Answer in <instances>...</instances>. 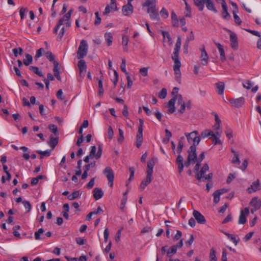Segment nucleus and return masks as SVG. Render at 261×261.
Returning <instances> with one entry per match:
<instances>
[{
    "label": "nucleus",
    "instance_id": "obj_46",
    "mask_svg": "<svg viewBox=\"0 0 261 261\" xmlns=\"http://www.w3.org/2000/svg\"><path fill=\"white\" fill-rule=\"evenodd\" d=\"M253 85V83L249 80L245 81L243 83V87L247 89H250Z\"/></svg>",
    "mask_w": 261,
    "mask_h": 261
},
{
    "label": "nucleus",
    "instance_id": "obj_31",
    "mask_svg": "<svg viewBox=\"0 0 261 261\" xmlns=\"http://www.w3.org/2000/svg\"><path fill=\"white\" fill-rule=\"evenodd\" d=\"M206 0H194L195 5L198 7L199 11H202L204 7Z\"/></svg>",
    "mask_w": 261,
    "mask_h": 261
},
{
    "label": "nucleus",
    "instance_id": "obj_30",
    "mask_svg": "<svg viewBox=\"0 0 261 261\" xmlns=\"http://www.w3.org/2000/svg\"><path fill=\"white\" fill-rule=\"evenodd\" d=\"M206 6L208 10L213 11L214 13H217V10L215 8V5L212 0H206Z\"/></svg>",
    "mask_w": 261,
    "mask_h": 261
},
{
    "label": "nucleus",
    "instance_id": "obj_24",
    "mask_svg": "<svg viewBox=\"0 0 261 261\" xmlns=\"http://www.w3.org/2000/svg\"><path fill=\"white\" fill-rule=\"evenodd\" d=\"M221 5L223 17L224 19H226L227 17L229 16V14L228 12V8L225 0H222Z\"/></svg>",
    "mask_w": 261,
    "mask_h": 261
},
{
    "label": "nucleus",
    "instance_id": "obj_14",
    "mask_svg": "<svg viewBox=\"0 0 261 261\" xmlns=\"http://www.w3.org/2000/svg\"><path fill=\"white\" fill-rule=\"evenodd\" d=\"M146 176L145 178L142 181L140 184L139 189L141 191H143L145 187L150 184L152 180V174L149 173H146Z\"/></svg>",
    "mask_w": 261,
    "mask_h": 261
},
{
    "label": "nucleus",
    "instance_id": "obj_27",
    "mask_svg": "<svg viewBox=\"0 0 261 261\" xmlns=\"http://www.w3.org/2000/svg\"><path fill=\"white\" fill-rule=\"evenodd\" d=\"M167 107L168 108V112L173 113L175 111V99L171 98L167 104Z\"/></svg>",
    "mask_w": 261,
    "mask_h": 261
},
{
    "label": "nucleus",
    "instance_id": "obj_34",
    "mask_svg": "<svg viewBox=\"0 0 261 261\" xmlns=\"http://www.w3.org/2000/svg\"><path fill=\"white\" fill-rule=\"evenodd\" d=\"M143 7H147L149 8L151 7H156L155 0H145V2L142 5Z\"/></svg>",
    "mask_w": 261,
    "mask_h": 261
},
{
    "label": "nucleus",
    "instance_id": "obj_63",
    "mask_svg": "<svg viewBox=\"0 0 261 261\" xmlns=\"http://www.w3.org/2000/svg\"><path fill=\"white\" fill-rule=\"evenodd\" d=\"M126 75V79H127V88L128 89H129L131 88V87L133 85V81H132L131 77L129 74H127Z\"/></svg>",
    "mask_w": 261,
    "mask_h": 261
},
{
    "label": "nucleus",
    "instance_id": "obj_62",
    "mask_svg": "<svg viewBox=\"0 0 261 261\" xmlns=\"http://www.w3.org/2000/svg\"><path fill=\"white\" fill-rule=\"evenodd\" d=\"M96 19L94 22V24L96 25H99L100 23L101 22V18L99 16V13L98 12H96L95 13Z\"/></svg>",
    "mask_w": 261,
    "mask_h": 261
},
{
    "label": "nucleus",
    "instance_id": "obj_55",
    "mask_svg": "<svg viewBox=\"0 0 261 261\" xmlns=\"http://www.w3.org/2000/svg\"><path fill=\"white\" fill-rule=\"evenodd\" d=\"M45 56L47 59H48L50 61L54 62L56 61L55 60V57L54 55L50 51H47L45 53Z\"/></svg>",
    "mask_w": 261,
    "mask_h": 261
},
{
    "label": "nucleus",
    "instance_id": "obj_45",
    "mask_svg": "<svg viewBox=\"0 0 261 261\" xmlns=\"http://www.w3.org/2000/svg\"><path fill=\"white\" fill-rule=\"evenodd\" d=\"M121 70L125 74V75L128 74V72L126 70V60L125 59H122V62L120 65Z\"/></svg>",
    "mask_w": 261,
    "mask_h": 261
},
{
    "label": "nucleus",
    "instance_id": "obj_15",
    "mask_svg": "<svg viewBox=\"0 0 261 261\" xmlns=\"http://www.w3.org/2000/svg\"><path fill=\"white\" fill-rule=\"evenodd\" d=\"M200 49L201 51L200 61L202 65L204 66L207 65L208 63V56L204 46Z\"/></svg>",
    "mask_w": 261,
    "mask_h": 261
},
{
    "label": "nucleus",
    "instance_id": "obj_38",
    "mask_svg": "<svg viewBox=\"0 0 261 261\" xmlns=\"http://www.w3.org/2000/svg\"><path fill=\"white\" fill-rule=\"evenodd\" d=\"M30 69L40 77H43V74L39 68L36 66H30Z\"/></svg>",
    "mask_w": 261,
    "mask_h": 261
},
{
    "label": "nucleus",
    "instance_id": "obj_23",
    "mask_svg": "<svg viewBox=\"0 0 261 261\" xmlns=\"http://www.w3.org/2000/svg\"><path fill=\"white\" fill-rule=\"evenodd\" d=\"M53 71H54V76L56 77V78L58 80H59V81H61V77L60 75L59 63L57 61L54 62Z\"/></svg>",
    "mask_w": 261,
    "mask_h": 261
},
{
    "label": "nucleus",
    "instance_id": "obj_40",
    "mask_svg": "<svg viewBox=\"0 0 261 261\" xmlns=\"http://www.w3.org/2000/svg\"><path fill=\"white\" fill-rule=\"evenodd\" d=\"M213 135V132L209 129H205L201 133V136L203 138H205L208 136H212Z\"/></svg>",
    "mask_w": 261,
    "mask_h": 261
},
{
    "label": "nucleus",
    "instance_id": "obj_20",
    "mask_svg": "<svg viewBox=\"0 0 261 261\" xmlns=\"http://www.w3.org/2000/svg\"><path fill=\"white\" fill-rule=\"evenodd\" d=\"M143 142V130L141 129H138L136 136V146L140 148Z\"/></svg>",
    "mask_w": 261,
    "mask_h": 261
},
{
    "label": "nucleus",
    "instance_id": "obj_9",
    "mask_svg": "<svg viewBox=\"0 0 261 261\" xmlns=\"http://www.w3.org/2000/svg\"><path fill=\"white\" fill-rule=\"evenodd\" d=\"M249 214V208L248 207H245L244 210H241L239 216L238 223L239 224H245L246 222V218Z\"/></svg>",
    "mask_w": 261,
    "mask_h": 261
},
{
    "label": "nucleus",
    "instance_id": "obj_3",
    "mask_svg": "<svg viewBox=\"0 0 261 261\" xmlns=\"http://www.w3.org/2000/svg\"><path fill=\"white\" fill-rule=\"evenodd\" d=\"M62 25H65L66 28H69L71 27V22L70 21V19L68 18H65V15L59 20L58 22L56 24L54 30V33L57 34L58 30Z\"/></svg>",
    "mask_w": 261,
    "mask_h": 261
},
{
    "label": "nucleus",
    "instance_id": "obj_61",
    "mask_svg": "<svg viewBox=\"0 0 261 261\" xmlns=\"http://www.w3.org/2000/svg\"><path fill=\"white\" fill-rule=\"evenodd\" d=\"M114 77L113 80V83L114 86H116L118 81L119 76L117 72L115 70H114Z\"/></svg>",
    "mask_w": 261,
    "mask_h": 261
},
{
    "label": "nucleus",
    "instance_id": "obj_54",
    "mask_svg": "<svg viewBox=\"0 0 261 261\" xmlns=\"http://www.w3.org/2000/svg\"><path fill=\"white\" fill-rule=\"evenodd\" d=\"M44 229L43 228H39L38 230L35 232V238L36 240H39L40 239V234L44 232Z\"/></svg>",
    "mask_w": 261,
    "mask_h": 261
},
{
    "label": "nucleus",
    "instance_id": "obj_42",
    "mask_svg": "<svg viewBox=\"0 0 261 261\" xmlns=\"http://www.w3.org/2000/svg\"><path fill=\"white\" fill-rule=\"evenodd\" d=\"M241 162L239 159V155L238 153H235V154H234L233 157L232 159L231 160V163L233 164H237V165H240Z\"/></svg>",
    "mask_w": 261,
    "mask_h": 261
},
{
    "label": "nucleus",
    "instance_id": "obj_26",
    "mask_svg": "<svg viewBox=\"0 0 261 261\" xmlns=\"http://www.w3.org/2000/svg\"><path fill=\"white\" fill-rule=\"evenodd\" d=\"M103 195L101 189L96 188L93 190V196L96 200L100 199Z\"/></svg>",
    "mask_w": 261,
    "mask_h": 261
},
{
    "label": "nucleus",
    "instance_id": "obj_59",
    "mask_svg": "<svg viewBox=\"0 0 261 261\" xmlns=\"http://www.w3.org/2000/svg\"><path fill=\"white\" fill-rule=\"evenodd\" d=\"M160 14L162 17L164 18H167L169 16L168 12L165 8H163L162 9L161 11H160Z\"/></svg>",
    "mask_w": 261,
    "mask_h": 261
},
{
    "label": "nucleus",
    "instance_id": "obj_53",
    "mask_svg": "<svg viewBox=\"0 0 261 261\" xmlns=\"http://www.w3.org/2000/svg\"><path fill=\"white\" fill-rule=\"evenodd\" d=\"M213 195L214 196V202L215 204L218 203L220 201V198L221 195L217 191H215Z\"/></svg>",
    "mask_w": 261,
    "mask_h": 261
},
{
    "label": "nucleus",
    "instance_id": "obj_12",
    "mask_svg": "<svg viewBox=\"0 0 261 261\" xmlns=\"http://www.w3.org/2000/svg\"><path fill=\"white\" fill-rule=\"evenodd\" d=\"M156 7H151L147 9V13L149 14L150 18L152 20L160 21V17L158 13V10L156 9Z\"/></svg>",
    "mask_w": 261,
    "mask_h": 261
},
{
    "label": "nucleus",
    "instance_id": "obj_48",
    "mask_svg": "<svg viewBox=\"0 0 261 261\" xmlns=\"http://www.w3.org/2000/svg\"><path fill=\"white\" fill-rule=\"evenodd\" d=\"M22 203L27 210V213H29L32 208V205L30 202L28 201L24 200L22 201Z\"/></svg>",
    "mask_w": 261,
    "mask_h": 261
},
{
    "label": "nucleus",
    "instance_id": "obj_13",
    "mask_svg": "<svg viewBox=\"0 0 261 261\" xmlns=\"http://www.w3.org/2000/svg\"><path fill=\"white\" fill-rule=\"evenodd\" d=\"M188 159L189 161L195 162L197 160L196 147L191 146L188 151Z\"/></svg>",
    "mask_w": 261,
    "mask_h": 261
},
{
    "label": "nucleus",
    "instance_id": "obj_41",
    "mask_svg": "<svg viewBox=\"0 0 261 261\" xmlns=\"http://www.w3.org/2000/svg\"><path fill=\"white\" fill-rule=\"evenodd\" d=\"M80 192L78 191H74L71 194L69 195L68 198L69 200H73L80 196Z\"/></svg>",
    "mask_w": 261,
    "mask_h": 261
},
{
    "label": "nucleus",
    "instance_id": "obj_25",
    "mask_svg": "<svg viewBox=\"0 0 261 261\" xmlns=\"http://www.w3.org/2000/svg\"><path fill=\"white\" fill-rule=\"evenodd\" d=\"M215 44L219 50L220 55V59L222 62H224L226 60V57L223 46L219 43H215Z\"/></svg>",
    "mask_w": 261,
    "mask_h": 261
},
{
    "label": "nucleus",
    "instance_id": "obj_37",
    "mask_svg": "<svg viewBox=\"0 0 261 261\" xmlns=\"http://www.w3.org/2000/svg\"><path fill=\"white\" fill-rule=\"evenodd\" d=\"M25 58L23 60V64L25 66H29L33 62V57L32 56L29 54H25Z\"/></svg>",
    "mask_w": 261,
    "mask_h": 261
},
{
    "label": "nucleus",
    "instance_id": "obj_1",
    "mask_svg": "<svg viewBox=\"0 0 261 261\" xmlns=\"http://www.w3.org/2000/svg\"><path fill=\"white\" fill-rule=\"evenodd\" d=\"M186 137H187L188 142L189 143H192L193 145L192 146H195L196 147L197 145H198L200 138L199 136V133L197 130H194L191 133H185Z\"/></svg>",
    "mask_w": 261,
    "mask_h": 261
},
{
    "label": "nucleus",
    "instance_id": "obj_57",
    "mask_svg": "<svg viewBox=\"0 0 261 261\" xmlns=\"http://www.w3.org/2000/svg\"><path fill=\"white\" fill-rule=\"evenodd\" d=\"M148 68H147V67L142 68L140 69L139 73L143 76H146L148 75Z\"/></svg>",
    "mask_w": 261,
    "mask_h": 261
},
{
    "label": "nucleus",
    "instance_id": "obj_47",
    "mask_svg": "<svg viewBox=\"0 0 261 261\" xmlns=\"http://www.w3.org/2000/svg\"><path fill=\"white\" fill-rule=\"evenodd\" d=\"M51 151L50 150H46L45 151L37 150V152L41 155V158H43V156H48L50 154Z\"/></svg>",
    "mask_w": 261,
    "mask_h": 261
},
{
    "label": "nucleus",
    "instance_id": "obj_43",
    "mask_svg": "<svg viewBox=\"0 0 261 261\" xmlns=\"http://www.w3.org/2000/svg\"><path fill=\"white\" fill-rule=\"evenodd\" d=\"M12 51L15 57H17L18 55H21L23 53V49L21 47L15 48L12 49Z\"/></svg>",
    "mask_w": 261,
    "mask_h": 261
},
{
    "label": "nucleus",
    "instance_id": "obj_21",
    "mask_svg": "<svg viewBox=\"0 0 261 261\" xmlns=\"http://www.w3.org/2000/svg\"><path fill=\"white\" fill-rule=\"evenodd\" d=\"M209 167L208 165L207 164H205L202 168H201L200 172L197 173L196 176L197 179L200 181L203 177L204 176V174L208 170Z\"/></svg>",
    "mask_w": 261,
    "mask_h": 261
},
{
    "label": "nucleus",
    "instance_id": "obj_39",
    "mask_svg": "<svg viewBox=\"0 0 261 261\" xmlns=\"http://www.w3.org/2000/svg\"><path fill=\"white\" fill-rule=\"evenodd\" d=\"M174 62V65H173V70L174 71H178V70H180V68L181 67V63L179 61V59H176V60H172Z\"/></svg>",
    "mask_w": 261,
    "mask_h": 261
},
{
    "label": "nucleus",
    "instance_id": "obj_36",
    "mask_svg": "<svg viewBox=\"0 0 261 261\" xmlns=\"http://www.w3.org/2000/svg\"><path fill=\"white\" fill-rule=\"evenodd\" d=\"M177 252V249L175 246H172L167 251V255L169 258H172L173 254H175Z\"/></svg>",
    "mask_w": 261,
    "mask_h": 261
},
{
    "label": "nucleus",
    "instance_id": "obj_32",
    "mask_svg": "<svg viewBox=\"0 0 261 261\" xmlns=\"http://www.w3.org/2000/svg\"><path fill=\"white\" fill-rule=\"evenodd\" d=\"M216 91L220 95L223 94L224 90V84L223 82H219L216 84Z\"/></svg>",
    "mask_w": 261,
    "mask_h": 261
},
{
    "label": "nucleus",
    "instance_id": "obj_60",
    "mask_svg": "<svg viewBox=\"0 0 261 261\" xmlns=\"http://www.w3.org/2000/svg\"><path fill=\"white\" fill-rule=\"evenodd\" d=\"M175 78L177 82H178L179 83H180L181 81V72L180 70H178V71H175Z\"/></svg>",
    "mask_w": 261,
    "mask_h": 261
},
{
    "label": "nucleus",
    "instance_id": "obj_6",
    "mask_svg": "<svg viewBox=\"0 0 261 261\" xmlns=\"http://www.w3.org/2000/svg\"><path fill=\"white\" fill-rule=\"evenodd\" d=\"M77 66L79 69V76L78 78L79 80H82L83 78L85 76L86 72L87 66L86 62L84 60H80L77 64Z\"/></svg>",
    "mask_w": 261,
    "mask_h": 261
},
{
    "label": "nucleus",
    "instance_id": "obj_52",
    "mask_svg": "<svg viewBox=\"0 0 261 261\" xmlns=\"http://www.w3.org/2000/svg\"><path fill=\"white\" fill-rule=\"evenodd\" d=\"M162 35L163 36L164 39H165V37H167V38L168 39V41L169 43V44H172V38H171L169 33L168 32H167L163 31L162 32Z\"/></svg>",
    "mask_w": 261,
    "mask_h": 261
},
{
    "label": "nucleus",
    "instance_id": "obj_10",
    "mask_svg": "<svg viewBox=\"0 0 261 261\" xmlns=\"http://www.w3.org/2000/svg\"><path fill=\"white\" fill-rule=\"evenodd\" d=\"M250 204L253 207V208L251 209V212L253 214L261 207V200L257 197H255L251 199L250 202Z\"/></svg>",
    "mask_w": 261,
    "mask_h": 261
},
{
    "label": "nucleus",
    "instance_id": "obj_7",
    "mask_svg": "<svg viewBox=\"0 0 261 261\" xmlns=\"http://www.w3.org/2000/svg\"><path fill=\"white\" fill-rule=\"evenodd\" d=\"M102 149L101 146H99L98 150L96 152V147L95 146H92L90 148V151L89 154L93 158H95L96 160L99 159L102 155Z\"/></svg>",
    "mask_w": 261,
    "mask_h": 261
},
{
    "label": "nucleus",
    "instance_id": "obj_44",
    "mask_svg": "<svg viewBox=\"0 0 261 261\" xmlns=\"http://www.w3.org/2000/svg\"><path fill=\"white\" fill-rule=\"evenodd\" d=\"M173 99H175V102L177 101L178 105H181L185 102L183 100L182 97L181 95H176L175 96H173Z\"/></svg>",
    "mask_w": 261,
    "mask_h": 261
},
{
    "label": "nucleus",
    "instance_id": "obj_11",
    "mask_svg": "<svg viewBox=\"0 0 261 261\" xmlns=\"http://www.w3.org/2000/svg\"><path fill=\"white\" fill-rule=\"evenodd\" d=\"M231 106L235 108L242 107L245 103V98L241 97L238 98H231L229 99Z\"/></svg>",
    "mask_w": 261,
    "mask_h": 261
},
{
    "label": "nucleus",
    "instance_id": "obj_51",
    "mask_svg": "<svg viewBox=\"0 0 261 261\" xmlns=\"http://www.w3.org/2000/svg\"><path fill=\"white\" fill-rule=\"evenodd\" d=\"M232 13L233 15V17H234L235 22L237 24L240 25L242 23V21H241L240 18L239 17V16L238 15H237V12H236V11L233 10L232 12Z\"/></svg>",
    "mask_w": 261,
    "mask_h": 261
},
{
    "label": "nucleus",
    "instance_id": "obj_49",
    "mask_svg": "<svg viewBox=\"0 0 261 261\" xmlns=\"http://www.w3.org/2000/svg\"><path fill=\"white\" fill-rule=\"evenodd\" d=\"M210 257L211 259V261H217L216 251L214 248H212L211 249Z\"/></svg>",
    "mask_w": 261,
    "mask_h": 261
},
{
    "label": "nucleus",
    "instance_id": "obj_16",
    "mask_svg": "<svg viewBox=\"0 0 261 261\" xmlns=\"http://www.w3.org/2000/svg\"><path fill=\"white\" fill-rule=\"evenodd\" d=\"M193 215L198 223L203 224L205 223L206 220L204 217L198 211L194 210Z\"/></svg>",
    "mask_w": 261,
    "mask_h": 261
},
{
    "label": "nucleus",
    "instance_id": "obj_5",
    "mask_svg": "<svg viewBox=\"0 0 261 261\" xmlns=\"http://www.w3.org/2000/svg\"><path fill=\"white\" fill-rule=\"evenodd\" d=\"M103 174L106 176L108 184L111 187L113 186V181L114 179V173L110 167H107L103 170Z\"/></svg>",
    "mask_w": 261,
    "mask_h": 261
},
{
    "label": "nucleus",
    "instance_id": "obj_29",
    "mask_svg": "<svg viewBox=\"0 0 261 261\" xmlns=\"http://www.w3.org/2000/svg\"><path fill=\"white\" fill-rule=\"evenodd\" d=\"M129 41V38L127 36L123 35L122 38V44L123 50L125 52L128 51L127 44Z\"/></svg>",
    "mask_w": 261,
    "mask_h": 261
},
{
    "label": "nucleus",
    "instance_id": "obj_4",
    "mask_svg": "<svg viewBox=\"0 0 261 261\" xmlns=\"http://www.w3.org/2000/svg\"><path fill=\"white\" fill-rule=\"evenodd\" d=\"M183 161L184 159L182 156L181 155L179 154L176 158V162L178 166V172L180 174L182 172L184 167ZM191 162H193L191 161H189L188 159H187V161L185 163V167H188L190 166Z\"/></svg>",
    "mask_w": 261,
    "mask_h": 261
},
{
    "label": "nucleus",
    "instance_id": "obj_64",
    "mask_svg": "<svg viewBox=\"0 0 261 261\" xmlns=\"http://www.w3.org/2000/svg\"><path fill=\"white\" fill-rule=\"evenodd\" d=\"M236 177V174L235 173H230L229 174L228 177H227V180H226V182L227 184H229L231 182V181L234 179Z\"/></svg>",
    "mask_w": 261,
    "mask_h": 261
},
{
    "label": "nucleus",
    "instance_id": "obj_2",
    "mask_svg": "<svg viewBox=\"0 0 261 261\" xmlns=\"http://www.w3.org/2000/svg\"><path fill=\"white\" fill-rule=\"evenodd\" d=\"M88 46L85 40H81L78 50L77 51V58L82 60L85 57L88 53Z\"/></svg>",
    "mask_w": 261,
    "mask_h": 261
},
{
    "label": "nucleus",
    "instance_id": "obj_58",
    "mask_svg": "<svg viewBox=\"0 0 261 261\" xmlns=\"http://www.w3.org/2000/svg\"><path fill=\"white\" fill-rule=\"evenodd\" d=\"M119 137L118 138V142L121 143L124 140L123 131L121 129H119Z\"/></svg>",
    "mask_w": 261,
    "mask_h": 261
},
{
    "label": "nucleus",
    "instance_id": "obj_28",
    "mask_svg": "<svg viewBox=\"0 0 261 261\" xmlns=\"http://www.w3.org/2000/svg\"><path fill=\"white\" fill-rule=\"evenodd\" d=\"M113 35L110 32H106L105 34V41L108 46L112 45L113 42Z\"/></svg>",
    "mask_w": 261,
    "mask_h": 261
},
{
    "label": "nucleus",
    "instance_id": "obj_18",
    "mask_svg": "<svg viewBox=\"0 0 261 261\" xmlns=\"http://www.w3.org/2000/svg\"><path fill=\"white\" fill-rule=\"evenodd\" d=\"M133 6L131 3H127V4L123 6L122 9V13L125 16H128L133 12Z\"/></svg>",
    "mask_w": 261,
    "mask_h": 261
},
{
    "label": "nucleus",
    "instance_id": "obj_35",
    "mask_svg": "<svg viewBox=\"0 0 261 261\" xmlns=\"http://www.w3.org/2000/svg\"><path fill=\"white\" fill-rule=\"evenodd\" d=\"M58 143V138H55L52 135L50 136L49 144L52 148H54Z\"/></svg>",
    "mask_w": 261,
    "mask_h": 261
},
{
    "label": "nucleus",
    "instance_id": "obj_56",
    "mask_svg": "<svg viewBox=\"0 0 261 261\" xmlns=\"http://www.w3.org/2000/svg\"><path fill=\"white\" fill-rule=\"evenodd\" d=\"M167 95V90L165 88H163L159 92L158 96L160 98H165Z\"/></svg>",
    "mask_w": 261,
    "mask_h": 261
},
{
    "label": "nucleus",
    "instance_id": "obj_8",
    "mask_svg": "<svg viewBox=\"0 0 261 261\" xmlns=\"http://www.w3.org/2000/svg\"><path fill=\"white\" fill-rule=\"evenodd\" d=\"M181 44V39L180 36H178L175 43L173 55L172 56V60L179 59V52L180 49Z\"/></svg>",
    "mask_w": 261,
    "mask_h": 261
},
{
    "label": "nucleus",
    "instance_id": "obj_22",
    "mask_svg": "<svg viewBox=\"0 0 261 261\" xmlns=\"http://www.w3.org/2000/svg\"><path fill=\"white\" fill-rule=\"evenodd\" d=\"M156 159H152L148 161L147 163V170L146 171V173H150L152 174L153 173V169L155 164Z\"/></svg>",
    "mask_w": 261,
    "mask_h": 261
},
{
    "label": "nucleus",
    "instance_id": "obj_17",
    "mask_svg": "<svg viewBox=\"0 0 261 261\" xmlns=\"http://www.w3.org/2000/svg\"><path fill=\"white\" fill-rule=\"evenodd\" d=\"M260 189L259 180L257 179L256 181L252 182L250 187H248L247 191L248 193L251 194L252 192H255Z\"/></svg>",
    "mask_w": 261,
    "mask_h": 261
},
{
    "label": "nucleus",
    "instance_id": "obj_50",
    "mask_svg": "<svg viewBox=\"0 0 261 261\" xmlns=\"http://www.w3.org/2000/svg\"><path fill=\"white\" fill-rule=\"evenodd\" d=\"M48 128L49 130L52 132L54 134L57 135L58 133V130L57 126L53 124H50L48 125Z\"/></svg>",
    "mask_w": 261,
    "mask_h": 261
},
{
    "label": "nucleus",
    "instance_id": "obj_19",
    "mask_svg": "<svg viewBox=\"0 0 261 261\" xmlns=\"http://www.w3.org/2000/svg\"><path fill=\"white\" fill-rule=\"evenodd\" d=\"M230 41L231 42V47L234 49H237L238 47V38L235 33L231 32L230 34Z\"/></svg>",
    "mask_w": 261,
    "mask_h": 261
},
{
    "label": "nucleus",
    "instance_id": "obj_33",
    "mask_svg": "<svg viewBox=\"0 0 261 261\" xmlns=\"http://www.w3.org/2000/svg\"><path fill=\"white\" fill-rule=\"evenodd\" d=\"M225 234L228 237V238L232 241L235 245H237L240 241V239L233 234H230L229 233H225Z\"/></svg>",
    "mask_w": 261,
    "mask_h": 261
}]
</instances>
